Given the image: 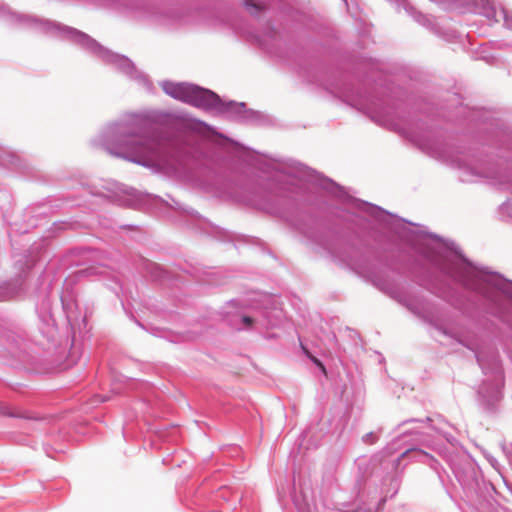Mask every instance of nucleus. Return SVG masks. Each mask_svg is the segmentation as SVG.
Listing matches in <instances>:
<instances>
[{"label":"nucleus","mask_w":512,"mask_h":512,"mask_svg":"<svg viewBox=\"0 0 512 512\" xmlns=\"http://www.w3.org/2000/svg\"><path fill=\"white\" fill-rule=\"evenodd\" d=\"M186 103L203 109H222L221 99L217 94L195 85H191Z\"/></svg>","instance_id":"f257e3e1"},{"label":"nucleus","mask_w":512,"mask_h":512,"mask_svg":"<svg viewBox=\"0 0 512 512\" xmlns=\"http://www.w3.org/2000/svg\"><path fill=\"white\" fill-rule=\"evenodd\" d=\"M243 322L246 324V325H250L252 323V319L250 317H243Z\"/></svg>","instance_id":"423d86ee"},{"label":"nucleus","mask_w":512,"mask_h":512,"mask_svg":"<svg viewBox=\"0 0 512 512\" xmlns=\"http://www.w3.org/2000/svg\"><path fill=\"white\" fill-rule=\"evenodd\" d=\"M410 452V450H406L405 452H403L400 456V458H404L408 453Z\"/></svg>","instance_id":"0eeeda50"},{"label":"nucleus","mask_w":512,"mask_h":512,"mask_svg":"<svg viewBox=\"0 0 512 512\" xmlns=\"http://www.w3.org/2000/svg\"><path fill=\"white\" fill-rule=\"evenodd\" d=\"M302 349H303V351H304L305 355H306L308 358H310V359H311V360H312V361H313V362H314V363H315V364H316V365H317V366H318V367H319L323 372H325V371H326V370H325L324 365L322 364V362H321L319 359H317L316 357H314V356L309 352V350H308L306 347L302 346Z\"/></svg>","instance_id":"7ed1b4c3"},{"label":"nucleus","mask_w":512,"mask_h":512,"mask_svg":"<svg viewBox=\"0 0 512 512\" xmlns=\"http://www.w3.org/2000/svg\"><path fill=\"white\" fill-rule=\"evenodd\" d=\"M246 5H247V7L253 8V9H255V10H258V9H259V7H258L256 4H253V3L251 2V0H247V1H246Z\"/></svg>","instance_id":"39448f33"},{"label":"nucleus","mask_w":512,"mask_h":512,"mask_svg":"<svg viewBox=\"0 0 512 512\" xmlns=\"http://www.w3.org/2000/svg\"><path fill=\"white\" fill-rule=\"evenodd\" d=\"M184 128L188 129V128H193V127L191 125H186Z\"/></svg>","instance_id":"6e6552de"},{"label":"nucleus","mask_w":512,"mask_h":512,"mask_svg":"<svg viewBox=\"0 0 512 512\" xmlns=\"http://www.w3.org/2000/svg\"><path fill=\"white\" fill-rule=\"evenodd\" d=\"M363 441L366 443V444H374L376 441H377V437L374 435V433L370 432V433H367L363 436Z\"/></svg>","instance_id":"20e7f679"},{"label":"nucleus","mask_w":512,"mask_h":512,"mask_svg":"<svg viewBox=\"0 0 512 512\" xmlns=\"http://www.w3.org/2000/svg\"><path fill=\"white\" fill-rule=\"evenodd\" d=\"M164 91L170 95L171 97L181 100L183 102H187L189 97V91L191 88V84L186 83H166L163 86Z\"/></svg>","instance_id":"f03ea898"}]
</instances>
